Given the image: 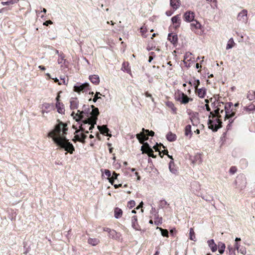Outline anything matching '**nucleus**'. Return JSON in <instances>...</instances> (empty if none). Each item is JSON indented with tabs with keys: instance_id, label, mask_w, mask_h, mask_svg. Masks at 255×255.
I'll list each match as a JSON object with an SVG mask.
<instances>
[{
	"instance_id": "obj_1",
	"label": "nucleus",
	"mask_w": 255,
	"mask_h": 255,
	"mask_svg": "<svg viewBox=\"0 0 255 255\" xmlns=\"http://www.w3.org/2000/svg\"><path fill=\"white\" fill-rule=\"evenodd\" d=\"M67 127V124L60 122L55 126L53 130L49 132L48 136L52 137L53 141L60 148L72 154L75 148L65 136L68 130Z\"/></svg>"
},
{
	"instance_id": "obj_2",
	"label": "nucleus",
	"mask_w": 255,
	"mask_h": 255,
	"mask_svg": "<svg viewBox=\"0 0 255 255\" xmlns=\"http://www.w3.org/2000/svg\"><path fill=\"white\" fill-rule=\"evenodd\" d=\"M221 115L216 114L213 112H210L208 116V125L210 129L213 131H216L222 127Z\"/></svg>"
},
{
	"instance_id": "obj_3",
	"label": "nucleus",
	"mask_w": 255,
	"mask_h": 255,
	"mask_svg": "<svg viewBox=\"0 0 255 255\" xmlns=\"http://www.w3.org/2000/svg\"><path fill=\"white\" fill-rule=\"evenodd\" d=\"M91 112V111L89 106L84 105L82 111L78 110L77 113L76 114H75V113L73 112L72 113L71 116H73L74 119H75L77 122H79L84 119L85 117H86L85 119L90 118Z\"/></svg>"
},
{
	"instance_id": "obj_4",
	"label": "nucleus",
	"mask_w": 255,
	"mask_h": 255,
	"mask_svg": "<svg viewBox=\"0 0 255 255\" xmlns=\"http://www.w3.org/2000/svg\"><path fill=\"white\" fill-rule=\"evenodd\" d=\"M233 107V103L232 102H228L226 103L224 105V110H225V120L226 119L229 120V124L227 126L228 129H229L231 127V124L233 123L234 119H232L235 116V114L233 113V109L232 107Z\"/></svg>"
},
{
	"instance_id": "obj_5",
	"label": "nucleus",
	"mask_w": 255,
	"mask_h": 255,
	"mask_svg": "<svg viewBox=\"0 0 255 255\" xmlns=\"http://www.w3.org/2000/svg\"><path fill=\"white\" fill-rule=\"evenodd\" d=\"M78 122L80 125L79 129L81 130V131L85 132V133H88L89 130H91L94 128L95 125L96 124L93 123V121L90 118L83 119Z\"/></svg>"
},
{
	"instance_id": "obj_6",
	"label": "nucleus",
	"mask_w": 255,
	"mask_h": 255,
	"mask_svg": "<svg viewBox=\"0 0 255 255\" xmlns=\"http://www.w3.org/2000/svg\"><path fill=\"white\" fill-rule=\"evenodd\" d=\"M142 132L137 134L136 136L139 142L143 144L145 143L144 141L148 139V136H153L154 135V132L152 130L149 131L148 129H145L144 128L142 129Z\"/></svg>"
},
{
	"instance_id": "obj_7",
	"label": "nucleus",
	"mask_w": 255,
	"mask_h": 255,
	"mask_svg": "<svg viewBox=\"0 0 255 255\" xmlns=\"http://www.w3.org/2000/svg\"><path fill=\"white\" fill-rule=\"evenodd\" d=\"M73 128H75L76 130L74 132V136L72 139V141L74 142L79 141L82 143H85V139L87 136V135L83 133V132L81 131L80 129H77L75 126H73Z\"/></svg>"
},
{
	"instance_id": "obj_8",
	"label": "nucleus",
	"mask_w": 255,
	"mask_h": 255,
	"mask_svg": "<svg viewBox=\"0 0 255 255\" xmlns=\"http://www.w3.org/2000/svg\"><path fill=\"white\" fill-rule=\"evenodd\" d=\"M89 90V84L88 83H84L81 84L80 83H77L74 86V91L77 93L81 92H87Z\"/></svg>"
},
{
	"instance_id": "obj_9",
	"label": "nucleus",
	"mask_w": 255,
	"mask_h": 255,
	"mask_svg": "<svg viewBox=\"0 0 255 255\" xmlns=\"http://www.w3.org/2000/svg\"><path fill=\"white\" fill-rule=\"evenodd\" d=\"M175 100L180 102L182 104H187L189 101H192L193 99L189 98L186 95L182 92H178L175 96Z\"/></svg>"
},
{
	"instance_id": "obj_10",
	"label": "nucleus",
	"mask_w": 255,
	"mask_h": 255,
	"mask_svg": "<svg viewBox=\"0 0 255 255\" xmlns=\"http://www.w3.org/2000/svg\"><path fill=\"white\" fill-rule=\"evenodd\" d=\"M141 150L142 153H147L149 157L153 158L156 157V155H154L153 154V151L147 142L144 143L143 145L141 146Z\"/></svg>"
},
{
	"instance_id": "obj_11",
	"label": "nucleus",
	"mask_w": 255,
	"mask_h": 255,
	"mask_svg": "<svg viewBox=\"0 0 255 255\" xmlns=\"http://www.w3.org/2000/svg\"><path fill=\"white\" fill-rule=\"evenodd\" d=\"M190 120L193 126H197L200 123L199 114L197 112H190L189 113Z\"/></svg>"
},
{
	"instance_id": "obj_12",
	"label": "nucleus",
	"mask_w": 255,
	"mask_h": 255,
	"mask_svg": "<svg viewBox=\"0 0 255 255\" xmlns=\"http://www.w3.org/2000/svg\"><path fill=\"white\" fill-rule=\"evenodd\" d=\"M247 14L248 11L246 9L242 10L238 15V20L242 22L247 23L248 20Z\"/></svg>"
},
{
	"instance_id": "obj_13",
	"label": "nucleus",
	"mask_w": 255,
	"mask_h": 255,
	"mask_svg": "<svg viewBox=\"0 0 255 255\" xmlns=\"http://www.w3.org/2000/svg\"><path fill=\"white\" fill-rule=\"evenodd\" d=\"M91 108L92 110L91 112L90 119L93 121V123L96 124L97 117L99 114V110L97 108H96L94 106L92 105Z\"/></svg>"
},
{
	"instance_id": "obj_14",
	"label": "nucleus",
	"mask_w": 255,
	"mask_h": 255,
	"mask_svg": "<svg viewBox=\"0 0 255 255\" xmlns=\"http://www.w3.org/2000/svg\"><path fill=\"white\" fill-rule=\"evenodd\" d=\"M167 38L173 45L177 43L178 36L176 33H168Z\"/></svg>"
},
{
	"instance_id": "obj_15",
	"label": "nucleus",
	"mask_w": 255,
	"mask_h": 255,
	"mask_svg": "<svg viewBox=\"0 0 255 255\" xmlns=\"http://www.w3.org/2000/svg\"><path fill=\"white\" fill-rule=\"evenodd\" d=\"M168 156L171 159V160L169 163V170L171 173L173 174H176L177 173V170L176 167H175V165L173 162V158H172V156L168 155Z\"/></svg>"
},
{
	"instance_id": "obj_16",
	"label": "nucleus",
	"mask_w": 255,
	"mask_h": 255,
	"mask_svg": "<svg viewBox=\"0 0 255 255\" xmlns=\"http://www.w3.org/2000/svg\"><path fill=\"white\" fill-rule=\"evenodd\" d=\"M184 20L188 22H191L194 20V13L193 12L187 11L184 15Z\"/></svg>"
},
{
	"instance_id": "obj_17",
	"label": "nucleus",
	"mask_w": 255,
	"mask_h": 255,
	"mask_svg": "<svg viewBox=\"0 0 255 255\" xmlns=\"http://www.w3.org/2000/svg\"><path fill=\"white\" fill-rule=\"evenodd\" d=\"M224 104L223 102H217V109H215L214 111V113H215L216 114H223L224 112V109H222V108L223 107H224Z\"/></svg>"
},
{
	"instance_id": "obj_18",
	"label": "nucleus",
	"mask_w": 255,
	"mask_h": 255,
	"mask_svg": "<svg viewBox=\"0 0 255 255\" xmlns=\"http://www.w3.org/2000/svg\"><path fill=\"white\" fill-rule=\"evenodd\" d=\"M131 226L135 230H140V227L137 223V217L134 215L131 219Z\"/></svg>"
},
{
	"instance_id": "obj_19",
	"label": "nucleus",
	"mask_w": 255,
	"mask_h": 255,
	"mask_svg": "<svg viewBox=\"0 0 255 255\" xmlns=\"http://www.w3.org/2000/svg\"><path fill=\"white\" fill-rule=\"evenodd\" d=\"M98 128L102 134H107L108 136H111V134H109L110 131L109 129L107 128L106 125H103L102 126H98Z\"/></svg>"
},
{
	"instance_id": "obj_20",
	"label": "nucleus",
	"mask_w": 255,
	"mask_h": 255,
	"mask_svg": "<svg viewBox=\"0 0 255 255\" xmlns=\"http://www.w3.org/2000/svg\"><path fill=\"white\" fill-rule=\"evenodd\" d=\"M70 103L71 110L76 109L78 108L79 101L77 98L71 99Z\"/></svg>"
},
{
	"instance_id": "obj_21",
	"label": "nucleus",
	"mask_w": 255,
	"mask_h": 255,
	"mask_svg": "<svg viewBox=\"0 0 255 255\" xmlns=\"http://www.w3.org/2000/svg\"><path fill=\"white\" fill-rule=\"evenodd\" d=\"M189 159L193 164L196 162L200 163L201 162V155L199 154H197L194 156H190Z\"/></svg>"
},
{
	"instance_id": "obj_22",
	"label": "nucleus",
	"mask_w": 255,
	"mask_h": 255,
	"mask_svg": "<svg viewBox=\"0 0 255 255\" xmlns=\"http://www.w3.org/2000/svg\"><path fill=\"white\" fill-rule=\"evenodd\" d=\"M170 4L174 10H176L180 5V0H170Z\"/></svg>"
},
{
	"instance_id": "obj_23",
	"label": "nucleus",
	"mask_w": 255,
	"mask_h": 255,
	"mask_svg": "<svg viewBox=\"0 0 255 255\" xmlns=\"http://www.w3.org/2000/svg\"><path fill=\"white\" fill-rule=\"evenodd\" d=\"M56 108L57 109V112L61 114H64V106L62 103L57 102L56 103Z\"/></svg>"
},
{
	"instance_id": "obj_24",
	"label": "nucleus",
	"mask_w": 255,
	"mask_h": 255,
	"mask_svg": "<svg viewBox=\"0 0 255 255\" xmlns=\"http://www.w3.org/2000/svg\"><path fill=\"white\" fill-rule=\"evenodd\" d=\"M196 89L198 97L200 98H203L206 94V89L205 88H197Z\"/></svg>"
},
{
	"instance_id": "obj_25",
	"label": "nucleus",
	"mask_w": 255,
	"mask_h": 255,
	"mask_svg": "<svg viewBox=\"0 0 255 255\" xmlns=\"http://www.w3.org/2000/svg\"><path fill=\"white\" fill-rule=\"evenodd\" d=\"M90 81L95 85H98L100 83V78L97 75H92L89 76Z\"/></svg>"
},
{
	"instance_id": "obj_26",
	"label": "nucleus",
	"mask_w": 255,
	"mask_h": 255,
	"mask_svg": "<svg viewBox=\"0 0 255 255\" xmlns=\"http://www.w3.org/2000/svg\"><path fill=\"white\" fill-rule=\"evenodd\" d=\"M207 243L213 252H215L217 251V247L216 244L215 243L214 240L211 239L208 240L207 241Z\"/></svg>"
},
{
	"instance_id": "obj_27",
	"label": "nucleus",
	"mask_w": 255,
	"mask_h": 255,
	"mask_svg": "<svg viewBox=\"0 0 255 255\" xmlns=\"http://www.w3.org/2000/svg\"><path fill=\"white\" fill-rule=\"evenodd\" d=\"M166 137L167 139L170 142H172V141L176 140V137H177L176 134L174 133H173L171 131L169 132L166 134Z\"/></svg>"
},
{
	"instance_id": "obj_28",
	"label": "nucleus",
	"mask_w": 255,
	"mask_h": 255,
	"mask_svg": "<svg viewBox=\"0 0 255 255\" xmlns=\"http://www.w3.org/2000/svg\"><path fill=\"white\" fill-rule=\"evenodd\" d=\"M123 214V211L119 208L116 207L114 210V217L116 219H119Z\"/></svg>"
},
{
	"instance_id": "obj_29",
	"label": "nucleus",
	"mask_w": 255,
	"mask_h": 255,
	"mask_svg": "<svg viewBox=\"0 0 255 255\" xmlns=\"http://www.w3.org/2000/svg\"><path fill=\"white\" fill-rule=\"evenodd\" d=\"M124 72H126L127 73H130V69L129 67V63L128 62H124L122 64L121 69Z\"/></svg>"
},
{
	"instance_id": "obj_30",
	"label": "nucleus",
	"mask_w": 255,
	"mask_h": 255,
	"mask_svg": "<svg viewBox=\"0 0 255 255\" xmlns=\"http://www.w3.org/2000/svg\"><path fill=\"white\" fill-rule=\"evenodd\" d=\"M88 243L92 246H95L100 243V241L99 239L96 238H89L88 240Z\"/></svg>"
},
{
	"instance_id": "obj_31",
	"label": "nucleus",
	"mask_w": 255,
	"mask_h": 255,
	"mask_svg": "<svg viewBox=\"0 0 255 255\" xmlns=\"http://www.w3.org/2000/svg\"><path fill=\"white\" fill-rule=\"evenodd\" d=\"M235 45V43L234 42V41L233 40V38H230V39L228 40L227 46H226V49L228 50L232 48Z\"/></svg>"
},
{
	"instance_id": "obj_32",
	"label": "nucleus",
	"mask_w": 255,
	"mask_h": 255,
	"mask_svg": "<svg viewBox=\"0 0 255 255\" xmlns=\"http://www.w3.org/2000/svg\"><path fill=\"white\" fill-rule=\"evenodd\" d=\"M19 0H7L6 1H2L1 4L3 5H8L10 4H13L18 2Z\"/></svg>"
},
{
	"instance_id": "obj_33",
	"label": "nucleus",
	"mask_w": 255,
	"mask_h": 255,
	"mask_svg": "<svg viewBox=\"0 0 255 255\" xmlns=\"http://www.w3.org/2000/svg\"><path fill=\"white\" fill-rule=\"evenodd\" d=\"M185 134L186 136H188L189 135H190L191 136L192 135L191 125H188L186 126V127L185 128Z\"/></svg>"
},
{
	"instance_id": "obj_34",
	"label": "nucleus",
	"mask_w": 255,
	"mask_h": 255,
	"mask_svg": "<svg viewBox=\"0 0 255 255\" xmlns=\"http://www.w3.org/2000/svg\"><path fill=\"white\" fill-rule=\"evenodd\" d=\"M65 56L63 54V53H60V54H59V58L58 59V63L60 64H65L66 62V59L64 58Z\"/></svg>"
},
{
	"instance_id": "obj_35",
	"label": "nucleus",
	"mask_w": 255,
	"mask_h": 255,
	"mask_svg": "<svg viewBox=\"0 0 255 255\" xmlns=\"http://www.w3.org/2000/svg\"><path fill=\"white\" fill-rule=\"evenodd\" d=\"M219 246V252L220 254H222L226 248L225 245L224 243L222 242H219L218 244Z\"/></svg>"
},
{
	"instance_id": "obj_36",
	"label": "nucleus",
	"mask_w": 255,
	"mask_h": 255,
	"mask_svg": "<svg viewBox=\"0 0 255 255\" xmlns=\"http://www.w3.org/2000/svg\"><path fill=\"white\" fill-rule=\"evenodd\" d=\"M192 23H191V26L194 27L196 29H199L201 28V24L196 20L192 21Z\"/></svg>"
},
{
	"instance_id": "obj_37",
	"label": "nucleus",
	"mask_w": 255,
	"mask_h": 255,
	"mask_svg": "<svg viewBox=\"0 0 255 255\" xmlns=\"http://www.w3.org/2000/svg\"><path fill=\"white\" fill-rule=\"evenodd\" d=\"M157 229H159L161 231V235L163 237H168V231L166 229H163L160 227H157Z\"/></svg>"
},
{
	"instance_id": "obj_38",
	"label": "nucleus",
	"mask_w": 255,
	"mask_h": 255,
	"mask_svg": "<svg viewBox=\"0 0 255 255\" xmlns=\"http://www.w3.org/2000/svg\"><path fill=\"white\" fill-rule=\"evenodd\" d=\"M109 237L112 239H116L118 237V234L116 231L112 230L109 231Z\"/></svg>"
},
{
	"instance_id": "obj_39",
	"label": "nucleus",
	"mask_w": 255,
	"mask_h": 255,
	"mask_svg": "<svg viewBox=\"0 0 255 255\" xmlns=\"http://www.w3.org/2000/svg\"><path fill=\"white\" fill-rule=\"evenodd\" d=\"M171 20L173 23L179 24L180 21V17L179 15H176L172 17Z\"/></svg>"
},
{
	"instance_id": "obj_40",
	"label": "nucleus",
	"mask_w": 255,
	"mask_h": 255,
	"mask_svg": "<svg viewBox=\"0 0 255 255\" xmlns=\"http://www.w3.org/2000/svg\"><path fill=\"white\" fill-rule=\"evenodd\" d=\"M189 235H190V237H189L190 240H191L192 241H195V233H194V230L192 228H191L190 229Z\"/></svg>"
},
{
	"instance_id": "obj_41",
	"label": "nucleus",
	"mask_w": 255,
	"mask_h": 255,
	"mask_svg": "<svg viewBox=\"0 0 255 255\" xmlns=\"http://www.w3.org/2000/svg\"><path fill=\"white\" fill-rule=\"evenodd\" d=\"M166 105L167 107H168L169 108H170L172 110V111L173 112V113H175L176 111V108L175 107L173 103L171 102H167L166 103Z\"/></svg>"
},
{
	"instance_id": "obj_42",
	"label": "nucleus",
	"mask_w": 255,
	"mask_h": 255,
	"mask_svg": "<svg viewBox=\"0 0 255 255\" xmlns=\"http://www.w3.org/2000/svg\"><path fill=\"white\" fill-rule=\"evenodd\" d=\"M166 205L169 206V204H168L167 202L165 200H162L160 201L159 204V208L162 209V208H165Z\"/></svg>"
},
{
	"instance_id": "obj_43",
	"label": "nucleus",
	"mask_w": 255,
	"mask_h": 255,
	"mask_svg": "<svg viewBox=\"0 0 255 255\" xmlns=\"http://www.w3.org/2000/svg\"><path fill=\"white\" fill-rule=\"evenodd\" d=\"M191 55H192V53L189 52H187L185 53L184 57V63L185 64H186V62L185 61V60H187V61H190L191 60Z\"/></svg>"
},
{
	"instance_id": "obj_44",
	"label": "nucleus",
	"mask_w": 255,
	"mask_h": 255,
	"mask_svg": "<svg viewBox=\"0 0 255 255\" xmlns=\"http://www.w3.org/2000/svg\"><path fill=\"white\" fill-rule=\"evenodd\" d=\"M158 212L156 211L155 207H152L151 209L150 210V214L154 216V217H156V216H158Z\"/></svg>"
},
{
	"instance_id": "obj_45",
	"label": "nucleus",
	"mask_w": 255,
	"mask_h": 255,
	"mask_svg": "<svg viewBox=\"0 0 255 255\" xmlns=\"http://www.w3.org/2000/svg\"><path fill=\"white\" fill-rule=\"evenodd\" d=\"M155 219L156 220L154 221V223L156 225H159L162 224V218H159V216H156V217H154Z\"/></svg>"
},
{
	"instance_id": "obj_46",
	"label": "nucleus",
	"mask_w": 255,
	"mask_h": 255,
	"mask_svg": "<svg viewBox=\"0 0 255 255\" xmlns=\"http://www.w3.org/2000/svg\"><path fill=\"white\" fill-rule=\"evenodd\" d=\"M244 109L249 112L253 111L255 109V106L254 105H250L248 107H244Z\"/></svg>"
},
{
	"instance_id": "obj_47",
	"label": "nucleus",
	"mask_w": 255,
	"mask_h": 255,
	"mask_svg": "<svg viewBox=\"0 0 255 255\" xmlns=\"http://www.w3.org/2000/svg\"><path fill=\"white\" fill-rule=\"evenodd\" d=\"M135 205V202L134 200H130L128 203V206L129 208L131 209Z\"/></svg>"
},
{
	"instance_id": "obj_48",
	"label": "nucleus",
	"mask_w": 255,
	"mask_h": 255,
	"mask_svg": "<svg viewBox=\"0 0 255 255\" xmlns=\"http://www.w3.org/2000/svg\"><path fill=\"white\" fill-rule=\"evenodd\" d=\"M247 98L249 99L250 101L254 100L255 99V96L254 95V93L253 91L249 92L248 94Z\"/></svg>"
},
{
	"instance_id": "obj_49",
	"label": "nucleus",
	"mask_w": 255,
	"mask_h": 255,
	"mask_svg": "<svg viewBox=\"0 0 255 255\" xmlns=\"http://www.w3.org/2000/svg\"><path fill=\"white\" fill-rule=\"evenodd\" d=\"M237 169L235 166H232L229 172L231 174H234L237 172Z\"/></svg>"
},
{
	"instance_id": "obj_50",
	"label": "nucleus",
	"mask_w": 255,
	"mask_h": 255,
	"mask_svg": "<svg viewBox=\"0 0 255 255\" xmlns=\"http://www.w3.org/2000/svg\"><path fill=\"white\" fill-rule=\"evenodd\" d=\"M104 173L105 176H106L108 178L111 176V171L108 169H105Z\"/></svg>"
},
{
	"instance_id": "obj_51",
	"label": "nucleus",
	"mask_w": 255,
	"mask_h": 255,
	"mask_svg": "<svg viewBox=\"0 0 255 255\" xmlns=\"http://www.w3.org/2000/svg\"><path fill=\"white\" fill-rule=\"evenodd\" d=\"M200 85V80L199 79L195 80L193 86L195 89H197Z\"/></svg>"
},
{
	"instance_id": "obj_52",
	"label": "nucleus",
	"mask_w": 255,
	"mask_h": 255,
	"mask_svg": "<svg viewBox=\"0 0 255 255\" xmlns=\"http://www.w3.org/2000/svg\"><path fill=\"white\" fill-rule=\"evenodd\" d=\"M208 3H211L213 2L214 4V6L217 7V0H206Z\"/></svg>"
},
{
	"instance_id": "obj_53",
	"label": "nucleus",
	"mask_w": 255,
	"mask_h": 255,
	"mask_svg": "<svg viewBox=\"0 0 255 255\" xmlns=\"http://www.w3.org/2000/svg\"><path fill=\"white\" fill-rule=\"evenodd\" d=\"M98 95H100V93L99 92H97V93H96V95H95V96L94 98H93V101L94 102H95H95L97 101V100H98V99H100V98H101V97H98Z\"/></svg>"
},
{
	"instance_id": "obj_54",
	"label": "nucleus",
	"mask_w": 255,
	"mask_h": 255,
	"mask_svg": "<svg viewBox=\"0 0 255 255\" xmlns=\"http://www.w3.org/2000/svg\"><path fill=\"white\" fill-rule=\"evenodd\" d=\"M238 252H240L241 254L243 255H245L246 254V249L245 248H242L241 249L239 250Z\"/></svg>"
},
{
	"instance_id": "obj_55",
	"label": "nucleus",
	"mask_w": 255,
	"mask_h": 255,
	"mask_svg": "<svg viewBox=\"0 0 255 255\" xmlns=\"http://www.w3.org/2000/svg\"><path fill=\"white\" fill-rule=\"evenodd\" d=\"M145 95L146 97H149V98H151L152 102H154V99L152 98V95L150 94H149L147 92H146L145 93Z\"/></svg>"
},
{
	"instance_id": "obj_56",
	"label": "nucleus",
	"mask_w": 255,
	"mask_h": 255,
	"mask_svg": "<svg viewBox=\"0 0 255 255\" xmlns=\"http://www.w3.org/2000/svg\"><path fill=\"white\" fill-rule=\"evenodd\" d=\"M228 249H229V253L230 254H234V252H235V249H233V248L232 247H230V246H228Z\"/></svg>"
},
{
	"instance_id": "obj_57",
	"label": "nucleus",
	"mask_w": 255,
	"mask_h": 255,
	"mask_svg": "<svg viewBox=\"0 0 255 255\" xmlns=\"http://www.w3.org/2000/svg\"><path fill=\"white\" fill-rule=\"evenodd\" d=\"M119 174L116 173L115 172H113L112 176L111 177L114 180L117 179Z\"/></svg>"
},
{
	"instance_id": "obj_58",
	"label": "nucleus",
	"mask_w": 255,
	"mask_h": 255,
	"mask_svg": "<svg viewBox=\"0 0 255 255\" xmlns=\"http://www.w3.org/2000/svg\"><path fill=\"white\" fill-rule=\"evenodd\" d=\"M176 229L175 228L172 229L170 231V234L172 236H174V234L176 233Z\"/></svg>"
},
{
	"instance_id": "obj_59",
	"label": "nucleus",
	"mask_w": 255,
	"mask_h": 255,
	"mask_svg": "<svg viewBox=\"0 0 255 255\" xmlns=\"http://www.w3.org/2000/svg\"><path fill=\"white\" fill-rule=\"evenodd\" d=\"M217 102L216 103L215 102L212 103V104H211V106H212V108H214L215 109H217Z\"/></svg>"
},
{
	"instance_id": "obj_60",
	"label": "nucleus",
	"mask_w": 255,
	"mask_h": 255,
	"mask_svg": "<svg viewBox=\"0 0 255 255\" xmlns=\"http://www.w3.org/2000/svg\"><path fill=\"white\" fill-rule=\"evenodd\" d=\"M205 107L206 108V110H207V111L208 112H211V109L209 106V105L208 104H206L205 105Z\"/></svg>"
},
{
	"instance_id": "obj_61",
	"label": "nucleus",
	"mask_w": 255,
	"mask_h": 255,
	"mask_svg": "<svg viewBox=\"0 0 255 255\" xmlns=\"http://www.w3.org/2000/svg\"><path fill=\"white\" fill-rule=\"evenodd\" d=\"M143 202H141L137 206V207L136 208V209L138 210L140 209V208H142L143 206Z\"/></svg>"
},
{
	"instance_id": "obj_62",
	"label": "nucleus",
	"mask_w": 255,
	"mask_h": 255,
	"mask_svg": "<svg viewBox=\"0 0 255 255\" xmlns=\"http://www.w3.org/2000/svg\"><path fill=\"white\" fill-rule=\"evenodd\" d=\"M52 22L51 20H47L43 23V25H48L49 24H52Z\"/></svg>"
},
{
	"instance_id": "obj_63",
	"label": "nucleus",
	"mask_w": 255,
	"mask_h": 255,
	"mask_svg": "<svg viewBox=\"0 0 255 255\" xmlns=\"http://www.w3.org/2000/svg\"><path fill=\"white\" fill-rule=\"evenodd\" d=\"M108 179L111 184L114 185V180L112 177H110Z\"/></svg>"
},
{
	"instance_id": "obj_64",
	"label": "nucleus",
	"mask_w": 255,
	"mask_h": 255,
	"mask_svg": "<svg viewBox=\"0 0 255 255\" xmlns=\"http://www.w3.org/2000/svg\"><path fill=\"white\" fill-rule=\"evenodd\" d=\"M235 248L238 251H239L240 246L238 244V243H236L235 245Z\"/></svg>"
}]
</instances>
